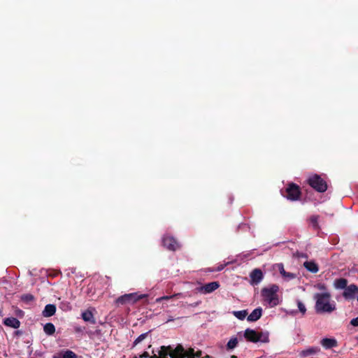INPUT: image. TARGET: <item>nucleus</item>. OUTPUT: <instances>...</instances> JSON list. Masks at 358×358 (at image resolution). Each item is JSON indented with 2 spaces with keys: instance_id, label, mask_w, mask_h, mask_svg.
I'll list each match as a JSON object with an SVG mask.
<instances>
[{
  "instance_id": "7ed1b4c3",
  "label": "nucleus",
  "mask_w": 358,
  "mask_h": 358,
  "mask_svg": "<svg viewBox=\"0 0 358 358\" xmlns=\"http://www.w3.org/2000/svg\"><path fill=\"white\" fill-rule=\"evenodd\" d=\"M148 296V294H138L137 292L125 294L119 296L115 300V303L117 305L134 304L141 299H147Z\"/></svg>"
},
{
  "instance_id": "a211bd4d",
  "label": "nucleus",
  "mask_w": 358,
  "mask_h": 358,
  "mask_svg": "<svg viewBox=\"0 0 358 358\" xmlns=\"http://www.w3.org/2000/svg\"><path fill=\"white\" fill-rule=\"evenodd\" d=\"M303 266L310 272L316 273L319 271L318 265L313 261H306L303 263Z\"/></svg>"
},
{
  "instance_id": "f03ea898",
  "label": "nucleus",
  "mask_w": 358,
  "mask_h": 358,
  "mask_svg": "<svg viewBox=\"0 0 358 358\" xmlns=\"http://www.w3.org/2000/svg\"><path fill=\"white\" fill-rule=\"evenodd\" d=\"M279 287L276 285H272L269 287H264L261 294L264 301H266L271 307H274L279 303L277 292Z\"/></svg>"
},
{
  "instance_id": "dca6fc26",
  "label": "nucleus",
  "mask_w": 358,
  "mask_h": 358,
  "mask_svg": "<svg viewBox=\"0 0 358 358\" xmlns=\"http://www.w3.org/2000/svg\"><path fill=\"white\" fill-rule=\"evenodd\" d=\"M82 318L85 322H90L92 324H96V320L90 309L86 310L82 313Z\"/></svg>"
},
{
  "instance_id": "a19ab883",
  "label": "nucleus",
  "mask_w": 358,
  "mask_h": 358,
  "mask_svg": "<svg viewBox=\"0 0 358 358\" xmlns=\"http://www.w3.org/2000/svg\"><path fill=\"white\" fill-rule=\"evenodd\" d=\"M134 358H138L137 357H134Z\"/></svg>"
},
{
  "instance_id": "2f4dec72",
  "label": "nucleus",
  "mask_w": 358,
  "mask_h": 358,
  "mask_svg": "<svg viewBox=\"0 0 358 358\" xmlns=\"http://www.w3.org/2000/svg\"><path fill=\"white\" fill-rule=\"evenodd\" d=\"M350 323L354 327H358V317L351 320Z\"/></svg>"
},
{
  "instance_id": "72a5a7b5",
  "label": "nucleus",
  "mask_w": 358,
  "mask_h": 358,
  "mask_svg": "<svg viewBox=\"0 0 358 358\" xmlns=\"http://www.w3.org/2000/svg\"><path fill=\"white\" fill-rule=\"evenodd\" d=\"M150 355H149V353L148 352H144L141 356L140 357L141 358H148L149 357Z\"/></svg>"
},
{
  "instance_id": "e433bc0d",
  "label": "nucleus",
  "mask_w": 358,
  "mask_h": 358,
  "mask_svg": "<svg viewBox=\"0 0 358 358\" xmlns=\"http://www.w3.org/2000/svg\"><path fill=\"white\" fill-rule=\"evenodd\" d=\"M149 358H159V355H155L152 357H149Z\"/></svg>"
},
{
  "instance_id": "473e14b6",
  "label": "nucleus",
  "mask_w": 358,
  "mask_h": 358,
  "mask_svg": "<svg viewBox=\"0 0 358 358\" xmlns=\"http://www.w3.org/2000/svg\"><path fill=\"white\" fill-rule=\"evenodd\" d=\"M202 355V352L201 350H198L196 352H194V358L198 357L199 358Z\"/></svg>"
},
{
  "instance_id": "4c0bfd02",
  "label": "nucleus",
  "mask_w": 358,
  "mask_h": 358,
  "mask_svg": "<svg viewBox=\"0 0 358 358\" xmlns=\"http://www.w3.org/2000/svg\"><path fill=\"white\" fill-rule=\"evenodd\" d=\"M230 358H238L236 355H231Z\"/></svg>"
},
{
  "instance_id": "0eeeda50",
  "label": "nucleus",
  "mask_w": 358,
  "mask_h": 358,
  "mask_svg": "<svg viewBox=\"0 0 358 358\" xmlns=\"http://www.w3.org/2000/svg\"><path fill=\"white\" fill-rule=\"evenodd\" d=\"M162 244L169 250L176 251L180 248L178 241L171 236H164L162 238Z\"/></svg>"
},
{
  "instance_id": "bb28decb",
  "label": "nucleus",
  "mask_w": 358,
  "mask_h": 358,
  "mask_svg": "<svg viewBox=\"0 0 358 358\" xmlns=\"http://www.w3.org/2000/svg\"><path fill=\"white\" fill-rule=\"evenodd\" d=\"M150 333V331H149L146 333L142 334L138 337H137L133 343V348L135 347L136 345H137L141 342H142L144 339H145Z\"/></svg>"
},
{
  "instance_id": "58836bf2",
  "label": "nucleus",
  "mask_w": 358,
  "mask_h": 358,
  "mask_svg": "<svg viewBox=\"0 0 358 358\" xmlns=\"http://www.w3.org/2000/svg\"><path fill=\"white\" fill-rule=\"evenodd\" d=\"M321 289H324V285H322V286L321 287Z\"/></svg>"
},
{
  "instance_id": "a878e982",
  "label": "nucleus",
  "mask_w": 358,
  "mask_h": 358,
  "mask_svg": "<svg viewBox=\"0 0 358 358\" xmlns=\"http://www.w3.org/2000/svg\"><path fill=\"white\" fill-rule=\"evenodd\" d=\"M181 295H182L181 293H178V294H175L170 295V296H163L162 297H159V298L156 299L155 301L157 303H159L164 300H169V299H173V298H179L180 296H181Z\"/></svg>"
},
{
  "instance_id": "2eb2a0df",
  "label": "nucleus",
  "mask_w": 358,
  "mask_h": 358,
  "mask_svg": "<svg viewBox=\"0 0 358 358\" xmlns=\"http://www.w3.org/2000/svg\"><path fill=\"white\" fill-rule=\"evenodd\" d=\"M56 306L54 304H48L45 306L42 315L45 317H49L54 315L56 313Z\"/></svg>"
},
{
  "instance_id": "393cba45",
  "label": "nucleus",
  "mask_w": 358,
  "mask_h": 358,
  "mask_svg": "<svg viewBox=\"0 0 358 358\" xmlns=\"http://www.w3.org/2000/svg\"><path fill=\"white\" fill-rule=\"evenodd\" d=\"M319 350H320V349L316 347L310 348L308 349L303 350L301 352V355L303 357H307L310 355L316 354L317 352H319Z\"/></svg>"
},
{
  "instance_id": "f8f14e48",
  "label": "nucleus",
  "mask_w": 358,
  "mask_h": 358,
  "mask_svg": "<svg viewBox=\"0 0 358 358\" xmlns=\"http://www.w3.org/2000/svg\"><path fill=\"white\" fill-rule=\"evenodd\" d=\"M3 323L4 325L12 327L13 329H17L20 326V322L17 318L13 317L5 318L3 321Z\"/></svg>"
},
{
  "instance_id": "1a4fd4ad",
  "label": "nucleus",
  "mask_w": 358,
  "mask_h": 358,
  "mask_svg": "<svg viewBox=\"0 0 358 358\" xmlns=\"http://www.w3.org/2000/svg\"><path fill=\"white\" fill-rule=\"evenodd\" d=\"M263 273L261 269L255 268L250 273V281L252 285H258L263 279Z\"/></svg>"
},
{
  "instance_id": "cd10ccee",
  "label": "nucleus",
  "mask_w": 358,
  "mask_h": 358,
  "mask_svg": "<svg viewBox=\"0 0 358 358\" xmlns=\"http://www.w3.org/2000/svg\"><path fill=\"white\" fill-rule=\"evenodd\" d=\"M234 315L239 320H244L247 315H248V312L246 310H238V311H234Z\"/></svg>"
},
{
  "instance_id": "4468645a",
  "label": "nucleus",
  "mask_w": 358,
  "mask_h": 358,
  "mask_svg": "<svg viewBox=\"0 0 358 358\" xmlns=\"http://www.w3.org/2000/svg\"><path fill=\"white\" fill-rule=\"evenodd\" d=\"M320 344L325 349H331L337 346V341L334 338H324L321 340Z\"/></svg>"
},
{
  "instance_id": "6ab92c4d",
  "label": "nucleus",
  "mask_w": 358,
  "mask_h": 358,
  "mask_svg": "<svg viewBox=\"0 0 358 358\" xmlns=\"http://www.w3.org/2000/svg\"><path fill=\"white\" fill-rule=\"evenodd\" d=\"M275 267L279 271L280 273L285 278L293 279L296 277V275L294 273L286 272L284 268V265L282 263L277 264L275 265Z\"/></svg>"
},
{
  "instance_id": "b1692460",
  "label": "nucleus",
  "mask_w": 358,
  "mask_h": 358,
  "mask_svg": "<svg viewBox=\"0 0 358 358\" xmlns=\"http://www.w3.org/2000/svg\"><path fill=\"white\" fill-rule=\"evenodd\" d=\"M238 343V338L236 337L231 338L227 344V350H231L234 349Z\"/></svg>"
},
{
  "instance_id": "f704fd0d",
  "label": "nucleus",
  "mask_w": 358,
  "mask_h": 358,
  "mask_svg": "<svg viewBox=\"0 0 358 358\" xmlns=\"http://www.w3.org/2000/svg\"><path fill=\"white\" fill-rule=\"evenodd\" d=\"M200 303H201V301H196L192 304H190V306H193V307H196V306H199Z\"/></svg>"
},
{
  "instance_id": "7c9ffc66",
  "label": "nucleus",
  "mask_w": 358,
  "mask_h": 358,
  "mask_svg": "<svg viewBox=\"0 0 358 358\" xmlns=\"http://www.w3.org/2000/svg\"><path fill=\"white\" fill-rule=\"evenodd\" d=\"M310 223L315 229L318 228V216L313 215L310 218Z\"/></svg>"
},
{
  "instance_id": "c85d7f7f",
  "label": "nucleus",
  "mask_w": 358,
  "mask_h": 358,
  "mask_svg": "<svg viewBox=\"0 0 358 358\" xmlns=\"http://www.w3.org/2000/svg\"><path fill=\"white\" fill-rule=\"evenodd\" d=\"M21 299L26 302H31L34 300V296L31 294H25L21 296Z\"/></svg>"
},
{
  "instance_id": "f257e3e1",
  "label": "nucleus",
  "mask_w": 358,
  "mask_h": 358,
  "mask_svg": "<svg viewBox=\"0 0 358 358\" xmlns=\"http://www.w3.org/2000/svg\"><path fill=\"white\" fill-rule=\"evenodd\" d=\"M315 299V311L317 313H330L336 310L335 303H331V294L329 292L316 293L314 295Z\"/></svg>"
},
{
  "instance_id": "c9c22d12",
  "label": "nucleus",
  "mask_w": 358,
  "mask_h": 358,
  "mask_svg": "<svg viewBox=\"0 0 358 358\" xmlns=\"http://www.w3.org/2000/svg\"><path fill=\"white\" fill-rule=\"evenodd\" d=\"M173 320H174V318H173V317L170 316V317H169V319L167 320V322H171V321H173Z\"/></svg>"
},
{
  "instance_id": "5701e85b",
  "label": "nucleus",
  "mask_w": 358,
  "mask_h": 358,
  "mask_svg": "<svg viewBox=\"0 0 358 358\" xmlns=\"http://www.w3.org/2000/svg\"><path fill=\"white\" fill-rule=\"evenodd\" d=\"M257 336L259 338V342L268 343L269 342V334L268 331H257Z\"/></svg>"
},
{
  "instance_id": "ddd939ff",
  "label": "nucleus",
  "mask_w": 358,
  "mask_h": 358,
  "mask_svg": "<svg viewBox=\"0 0 358 358\" xmlns=\"http://www.w3.org/2000/svg\"><path fill=\"white\" fill-rule=\"evenodd\" d=\"M262 315V309L258 307L252 310V312L248 316L247 320L248 322H255L258 320Z\"/></svg>"
},
{
  "instance_id": "79ce46f5",
  "label": "nucleus",
  "mask_w": 358,
  "mask_h": 358,
  "mask_svg": "<svg viewBox=\"0 0 358 358\" xmlns=\"http://www.w3.org/2000/svg\"><path fill=\"white\" fill-rule=\"evenodd\" d=\"M357 341H358V337L357 338Z\"/></svg>"
},
{
  "instance_id": "9d476101",
  "label": "nucleus",
  "mask_w": 358,
  "mask_h": 358,
  "mask_svg": "<svg viewBox=\"0 0 358 358\" xmlns=\"http://www.w3.org/2000/svg\"><path fill=\"white\" fill-rule=\"evenodd\" d=\"M219 287L220 283L217 281H213L198 287L197 290L204 294H208L216 290Z\"/></svg>"
},
{
  "instance_id": "9b49d317",
  "label": "nucleus",
  "mask_w": 358,
  "mask_h": 358,
  "mask_svg": "<svg viewBox=\"0 0 358 358\" xmlns=\"http://www.w3.org/2000/svg\"><path fill=\"white\" fill-rule=\"evenodd\" d=\"M244 337L250 342L257 343L259 341V338L257 336V331L249 328L245 330Z\"/></svg>"
},
{
  "instance_id": "ea45409f",
  "label": "nucleus",
  "mask_w": 358,
  "mask_h": 358,
  "mask_svg": "<svg viewBox=\"0 0 358 358\" xmlns=\"http://www.w3.org/2000/svg\"><path fill=\"white\" fill-rule=\"evenodd\" d=\"M187 358H194V357H187Z\"/></svg>"
},
{
  "instance_id": "412c9836",
  "label": "nucleus",
  "mask_w": 358,
  "mask_h": 358,
  "mask_svg": "<svg viewBox=\"0 0 358 358\" xmlns=\"http://www.w3.org/2000/svg\"><path fill=\"white\" fill-rule=\"evenodd\" d=\"M43 331L47 335L52 336L55 332V325L50 322L46 323L43 327Z\"/></svg>"
},
{
  "instance_id": "423d86ee",
  "label": "nucleus",
  "mask_w": 358,
  "mask_h": 358,
  "mask_svg": "<svg viewBox=\"0 0 358 358\" xmlns=\"http://www.w3.org/2000/svg\"><path fill=\"white\" fill-rule=\"evenodd\" d=\"M285 192L286 194L282 195L290 201H297L301 194L300 187L293 182L288 184Z\"/></svg>"
},
{
  "instance_id": "39448f33",
  "label": "nucleus",
  "mask_w": 358,
  "mask_h": 358,
  "mask_svg": "<svg viewBox=\"0 0 358 358\" xmlns=\"http://www.w3.org/2000/svg\"><path fill=\"white\" fill-rule=\"evenodd\" d=\"M171 358L194 357V350L192 348L185 350L181 344H178L175 349L171 347Z\"/></svg>"
},
{
  "instance_id": "f3484780",
  "label": "nucleus",
  "mask_w": 358,
  "mask_h": 358,
  "mask_svg": "<svg viewBox=\"0 0 358 358\" xmlns=\"http://www.w3.org/2000/svg\"><path fill=\"white\" fill-rule=\"evenodd\" d=\"M171 346H162L159 350V358H171Z\"/></svg>"
},
{
  "instance_id": "c756f323",
  "label": "nucleus",
  "mask_w": 358,
  "mask_h": 358,
  "mask_svg": "<svg viewBox=\"0 0 358 358\" xmlns=\"http://www.w3.org/2000/svg\"><path fill=\"white\" fill-rule=\"evenodd\" d=\"M297 306H298V308H299V310L300 311V313H301L303 315H305L306 313V306L303 304V303L301 302V301L298 300L297 301Z\"/></svg>"
},
{
  "instance_id": "4be33fe9",
  "label": "nucleus",
  "mask_w": 358,
  "mask_h": 358,
  "mask_svg": "<svg viewBox=\"0 0 358 358\" xmlns=\"http://www.w3.org/2000/svg\"><path fill=\"white\" fill-rule=\"evenodd\" d=\"M53 358H77V356L73 352L68 350L63 354L55 355Z\"/></svg>"
},
{
  "instance_id": "aec40b11",
  "label": "nucleus",
  "mask_w": 358,
  "mask_h": 358,
  "mask_svg": "<svg viewBox=\"0 0 358 358\" xmlns=\"http://www.w3.org/2000/svg\"><path fill=\"white\" fill-rule=\"evenodd\" d=\"M334 285L336 289L345 290L348 286V280L343 278L336 279Z\"/></svg>"
},
{
  "instance_id": "6e6552de",
  "label": "nucleus",
  "mask_w": 358,
  "mask_h": 358,
  "mask_svg": "<svg viewBox=\"0 0 358 358\" xmlns=\"http://www.w3.org/2000/svg\"><path fill=\"white\" fill-rule=\"evenodd\" d=\"M358 294V286L355 284H351L345 289L343 292V296L346 300H351L355 298V296Z\"/></svg>"
},
{
  "instance_id": "20e7f679",
  "label": "nucleus",
  "mask_w": 358,
  "mask_h": 358,
  "mask_svg": "<svg viewBox=\"0 0 358 358\" xmlns=\"http://www.w3.org/2000/svg\"><path fill=\"white\" fill-rule=\"evenodd\" d=\"M308 184L315 191L323 193L327 190V182L317 174L310 176L308 179Z\"/></svg>"
}]
</instances>
